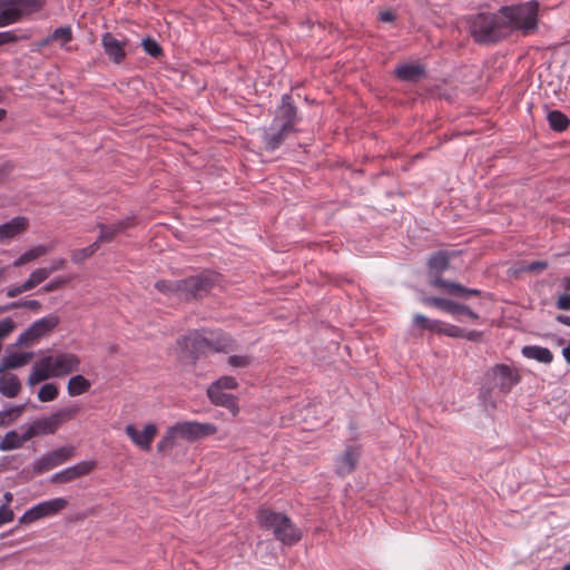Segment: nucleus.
Returning <instances> with one entry per match:
<instances>
[{"label":"nucleus","instance_id":"1","mask_svg":"<svg viewBox=\"0 0 570 570\" xmlns=\"http://www.w3.org/2000/svg\"><path fill=\"white\" fill-rule=\"evenodd\" d=\"M507 27V37L513 32L529 36L537 31L539 26V2L528 1L518 4L503 6L499 9Z\"/></svg>","mask_w":570,"mask_h":570},{"label":"nucleus","instance_id":"2","mask_svg":"<svg viewBox=\"0 0 570 570\" xmlns=\"http://www.w3.org/2000/svg\"><path fill=\"white\" fill-rule=\"evenodd\" d=\"M469 33L479 45H495L507 37V27L499 12H479L466 18Z\"/></svg>","mask_w":570,"mask_h":570},{"label":"nucleus","instance_id":"3","mask_svg":"<svg viewBox=\"0 0 570 570\" xmlns=\"http://www.w3.org/2000/svg\"><path fill=\"white\" fill-rule=\"evenodd\" d=\"M178 344L187 348L194 360H198L206 350H212L217 353H228L236 348L235 340L223 332H212L210 336L207 337L196 331L179 338Z\"/></svg>","mask_w":570,"mask_h":570},{"label":"nucleus","instance_id":"4","mask_svg":"<svg viewBox=\"0 0 570 570\" xmlns=\"http://www.w3.org/2000/svg\"><path fill=\"white\" fill-rule=\"evenodd\" d=\"M453 255L449 253L448 250H439L431 255L428 266L429 272L431 275H433V278L431 279V285L438 288H441L444 293L468 298L470 296H479L481 294V291L475 288H468L463 285L446 281L442 277V273L446 271L450 266V258Z\"/></svg>","mask_w":570,"mask_h":570},{"label":"nucleus","instance_id":"5","mask_svg":"<svg viewBox=\"0 0 570 570\" xmlns=\"http://www.w3.org/2000/svg\"><path fill=\"white\" fill-rule=\"evenodd\" d=\"M257 521L263 529L271 530L274 537L285 546H293L302 539V531L284 513L261 508Z\"/></svg>","mask_w":570,"mask_h":570},{"label":"nucleus","instance_id":"6","mask_svg":"<svg viewBox=\"0 0 570 570\" xmlns=\"http://www.w3.org/2000/svg\"><path fill=\"white\" fill-rule=\"evenodd\" d=\"M521 382V374L514 366L508 364H495L484 374V394L497 393L501 396L508 395L514 386Z\"/></svg>","mask_w":570,"mask_h":570},{"label":"nucleus","instance_id":"7","mask_svg":"<svg viewBox=\"0 0 570 570\" xmlns=\"http://www.w3.org/2000/svg\"><path fill=\"white\" fill-rule=\"evenodd\" d=\"M220 281V274L210 269L183 278V301H197L206 297Z\"/></svg>","mask_w":570,"mask_h":570},{"label":"nucleus","instance_id":"8","mask_svg":"<svg viewBox=\"0 0 570 570\" xmlns=\"http://www.w3.org/2000/svg\"><path fill=\"white\" fill-rule=\"evenodd\" d=\"M45 0H0V28L21 21L24 17L39 12Z\"/></svg>","mask_w":570,"mask_h":570},{"label":"nucleus","instance_id":"9","mask_svg":"<svg viewBox=\"0 0 570 570\" xmlns=\"http://www.w3.org/2000/svg\"><path fill=\"white\" fill-rule=\"evenodd\" d=\"M77 413V406L62 407L49 416L35 420L26 426L31 439L42 434H53L63 423L72 420Z\"/></svg>","mask_w":570,"mask_h":570},{"label":"nucleus","instance_id":"10","mask_svg":"<svg viewBox=\"0 0 570 570\" xmlns=\"http://www.w3.org/2000/svg\"><path fill=\"white\" fill-rule=\"evenodd\" d=\"M68 505V500L65 498H55L47 501L39 502L38 504L28 509L20 518V524H30L40 519L49 518L58 514Z\"/></svg>","mask_w":570,"mask_h":570},{"label":"nucleus","instance_id":"11","mask_svg":"<svg viewBox=\"0 0 570 570\" xmlns=\"http://www.w3.org/2000/svg\"><path fill=\"white\" fill-rule=\"evenodd\" d=\"M73 453V446L69 445L50 451L32 463V470L36 474H42L70 460Z\"/></svg>","mask_w":570,"mask_h":570},{"label":"nucleus","instance_id":"12","mask_svg":"<svg viewBox=\"0 0 570 570\" xmlns=\"http://www.w3.org/2000/svg\"><path fill=\"white\" fill-rule=\"evenodd\" d=\"M177 434L180 439L194 442L217 432L216 425L212 423H200L197 421H184L175 424Z\"/></svg>","mask_w":570,"mask_h":570},{"label":"nucleus","instance_id":"13","mask_svg":"<svg viewBox=\"0 0 570 570\" xmlns=\"http://www.w3.org/2000/svg\"><path fill=\"white\" fill-rule=\"evenodd\" d=\"M59 324V318L55 315L42 317L36 321L27 331L18 337L17 344L29 345L46 335Z\"/></svg>","mask_w":570,"mask_h":570},{"label":"nucleus","instance_id":"14","mask_svg":"<svg viewBox=\"0 0 570 570\" xmlns=\"http://www.w3.org/2000/svg\"><path fill=\"white\" fill-rule=\"evenodd\" d=\"M297 108L293 102L289 94H284L281 99V106L277 108L276 115L272 121L277 126L295 131V126L298 122Z\"/></svg>","mask_w":570,"mask_h":570},{"label":"nucleus","instance_id":"15","mask_svg":"<svg viewBox=\"0 0 570 570\" xmlns=\"http://www.w3.org/2000/svg\"><path fill=\"white\" fill-rule=\"evenodd\" d=\"M50 365L55 377H62L80 370V357L73 353H58L49 355Z\"/></svg>","mask_w":570,"mask_h":570},{"label":"nucleus","instance_id":"16","mask_svg":"<svg viewBox=\"0 0 570 570\" xmlns=\"http://www.w3.org/2000/svg\"><path fill=\"white\" fill-rule=\"evenodd\" d=\"M129 43L128 39L118 40L112 33L105 32L101 36V46L106 56L115 63L120 65L127 57L126 48Z\"/></svg>","mask_w":570,"mask_h":570},{"label":"nucleus","instance_id":"17","mask_svg":"<svg viewBox=\"0 0 570 570\" xmlns=\"http://www.w3.org/2000/svg\"><path fill=\"white\" fill-rule=\"evenodd\" d=\"M157 432L158 429L154 423L146 424L142 431L137 430L134 424H128L125 428L126 435L136 446L144 451L150 450L151 443L157 435Z\"/></svg>","mask_w":570,"mask_h":570},{"label":"nucleus","instance_id":"18","mask_svg":"<svg viewBox=\"0 0 570 570\" xmlns=\"http://www.w3.org/2000/svg\"><path fill=\"white\" fill-rule=\"evenodd\" d=\"M422 303L426 306H433L441 311H444L449 314L456 315V314H465L466 316L471 317L472 320H478L479 315L478 313L473 312L469 306L456 303L451 299L442 298V297H434V296H428L422 299Z\"/></svg>","mask_w":570,"mask_h":570},{"label":"nucleus","instance_id":"19","mask_svg":"<svg viewBox=\"0 0 570 570\" xmlns=\"http://www.w3.org/2000/svg\"><path fill=\"white\" fill-rule=\"evenodd\" d=\"M96 468L94 461H81L77 464L69 466L60 472L55 473L50 481L52 483H68L75 481L83 475L89 474Z\"/></svg>","mask_w":570,"mask_h":570},{"label":"nucleus","instance_id":"20","mask_svg":"<svg viewBox=\"0 0 570 570\" xmlns=\"http://www.w3.org/2000/svg\"><path fill=\"white\" fill-rule=\"evenodd\" d=\"M50 276L46 267L35 269L29 278L21 285L10 286L7 288V296L10 298L33 289L36 286L45 282Z\"/></svg>","mask_w":570,"mask_h":570},{"label":"nucleus","instance_id":"21","mask_svg":"<svg viewBox=\"0 0 570 570\" xmlns=\"http://www.w3.org/2000/svg\"><path fill=\"white\" fill-rule=\"evenodd\" d=\"M207 396L209 401L216 406L226 407L234 416L239 412V406L236 396L224 392L216 386H208Z\"/></svg>","mask_w":570,"mask_h":570},{"label":"nucleus","instance_id":"22","mask_svg":"<svg viewBox=\"0 0 570 570\" xmlns=\"http://www.w3.org/2000/svg\"><path fill=\"white\" fill-rule=\"evenodd\" d=\"M21 430L23 431L22 434H19L18 431L16 430L8 431L0 439V451L8 452L20 449L26 442L31 440L27 426H21Z\"/></svg>","mask_w":570,"mask_h":570},{"label":"nucleus","instance_id":"23","mask_svg":"<svg viewBox=\"0 0 570 570\" xmlns=\"http://www.w3.org/2000/svg\"><path fill=\"white\" fill-rule=\"evenodd\" d=\"M29 220L26 217H13L9 222L0 225V240L8 242L18 235H21L27 230Z\"/></svg>","mask_w":570,"mask_h":570},{"label":"nucleus","instance_id":"24","mask_svg":"<svg viewBox=\"0 0 570 570\" xmlns=\"http://www.w3.org/2000/svg\"><path fill=\"white\" fill-rule=\"evenodd\" d=\"M291 132H293V130L271 124L263 136L265 148L269 151L276 150Z\"/></svg>","mask_w":570,"mask_h":570},{"label":"nucleus","instance_id":"25","mask_svg":"<svg viewBox=\"0 0 570 570\" xmlns=\"http://www.w3.org/2000/svg\"><path fill=\"white\" fill-rule=\"evenodd\" d=\"M360 453L355 448H347L345 452L336 459V473L341 476L351 474L357 464Z\"/></svg>","mask_w":570,"mask_h":570},{"label":"nucleus","instance_id":"26","mask_svg":"<svg viewBox=\"0 0 570 570\" xmlns=\"http://www.w3.org/2000/svg\"><path fill=\"white\" fill-rule=\"evenodd\" d=\"M49 362L50 358H47V356H45L33 364L31 373L28 377V384L30 386H35L36 384L42 381H46L50 377H55Z\"/></svg>","mask_w":570,"mask_h":570},{"label":"nucleus","instance_id":"27","mask_svg":"<svg viewBox=\"0 0 570 570\" xmlns=\"http://www.w3.org/2000/svg\"><path fill=\"white\" fill-rule=\"evenodd\" d=\"M33 358L32 352H13L7 354L0 363V373L6 370L19 368L27 365Z\"/></svg>","mask_w":570,"mask_h":570},{"label":"nucleus","instance_id":"28","mask_svg":"<svg viewBox=\"0 0 570 570\" xmlns=\"http://www.w3.org/2000/svg\"><path fill=\"white\" fill-rule=\"evenodd\" d=\"M21 391V382L16 374L7 373L0 376V393L9 399L16 397Z\"/></svg>","mask_w":570,"mask_h":570},{"label":"nucleus","instance_id":"29","mask_svg":"<svg viewBox=\"0 0 570 570\" xmlns=\"http://www.w3.org/2000/svg\"><path fill=\"white\" fill-rule=\"evenodd\" d=\"M521 353L524 357L535 360L543 364H550L553 361L552 352L549 348L539 345L523 346Z\"/></svg>","mask_w":570,"mask_h":570},{"label":"nucleus","instance_id":"30","mask_svg":"<svg viewBox=\"0 0 570 570\" xmlns=\"http://www.w3.org/2000/svg\"><path fill=\"white\" fill-rule=\"evenodd\" d=\"M155 288L168 297H176L183 301L181 279H161L155 283Z\"/></svg>","mask_w":570,"mask_h":570},{"label":"nucleus","instance_id":"31","mask_svg":"<svg viewBox=\"0 0 570 570\" xmlns=\"http://www.w3.org/2000/svg\"><path fill=\"white\" fill-rule=\"evenodd\" d=\"M91 387V383L83 375L71 376L67 384V391L70 396H78L87 393Z\"/></svg>","mask_w":570,"mask_h":570},{"label":"nucleus","instance_id":"32","mask_svg":"<svg viewBox=\"0 0 570 570\" xmlns=\"http://www.w3.org/2000/svg\"><path fill=\"white\" fill-rule=\"evenodd\" d=\"M395 73L401 80L415 81L424 75V69L419 65L406 63L399 66Z\"/></svg>","mask_w":570,"mask_h":570},{"label":"nucleus","instance_id":"33","mask_svg":"<svg viewBox=\"0 0 570 570\" xmlns=\"http://www.w3.org/2000/svg\"><path fill=\"white\" fill-rule=\"evenodd\" d=\"M51 250V247L48 245H38L36 247L30 248L29 250L24 252L22 255H20L14 262L13 266L19 267L27 263H30L40 256L46 255Z\"/></svg>","mask_w":570,"mask_h":570},{"label":"nucleus","instance_id":"34","mask_svg":"<svg viewBox=\"0 0 570 570\" xmlns=\"http://www.w3.org/2000/svg\"><path fill=\"white\" fill-rule=\"evenodd\" d=\"M548 122H549V126L551 129H553L554 131H564L568 127H569V124H570V120L568 119V117L559 111V110H552L548 114Z\"/></svg>","mask_w":570,"mask_h":570},{"label":"nucleus","instance_id":"35","mask_svg":"<svg viewBox=\"0 0 570 570\" xmlns=\"http://www.w3.org/2000/svg\"><path fill=\"white\" fill-rule=\"evenodd\" d=\"M180 439L177 434L175 425L169 426L165 433V435L161 438V440L157 444L158 452H167L176 445V440Z\"/></svg>","mask_w":570,"mask_h":570},{"label":"nucleus","instance_id":"36","mask_svg":"<svg viewBox=\"0 0 570 570\" xmlns=\"http://www.w3.org/2000/svg\"><path fill=\"white\" fill-rule=\"evenodd\" d=\"M97 228L99 229V236L96 242L99 246L105 243H111L117 235L120 234L112 224L107 225L99 223L97 224Z\"/></svg>","mask_w":570,"mask_h":570},{"label":"nucleus","instance_id":"37","mask_svg":"<svg viewBox=\"0 0 570 570\" xmlns=\"http://www.w3.org/2000/svg\"><path fill=\"white\" fill-rule=\"evenodd\" d=\"M99 247L100 246L98 245V243L94 242L92 244L85 248L75 249L71 253V261L76 264H80L88 259L89 257H91L99 249Z\"/></svg>","mask_w":570,"mask_h":570},{"label":"nucleus","instance_id":"38","mask_svg":"<svg viewBox=\"0 0 570 570\" xmlns=\"http://www.w3.org/2000/svg\"><path fill=\"white\" fill-rule=\"evenodd\" d=\"M24 410V405H17L0 411V426H7L17 420Z\"/></svg>","mask_w":570,"mask_h":570},{"label":"nucleus","instance_id":"39","mask_svg":"<svg viewBox=\"0 0 570 570\" xmlns=\"http://www.w3.org/2000/svg\"><path fill=\"white\" fill-rule=\"evenodd\" d=\"M59 395L58 386L55 383L43 384L38 392V400L40 402H51Z\"/></svg>","mask_w":570,"mask_h":570},{"label":"nucleus","instance_id":"40","mask_svg":"<svg viewBox=\"0 0 570 570\" xmlns=\"http://www.w3.org/2000/svg\"><path fill=\"white\" fill-rule=\"evenodd\" d=\"M16 308H28L37 312L41 308V304L39 301L36 299H20L17 302H12L4 307H0V312Z\"/></svg>","mask_w":570,"mask_h":570},{"label":"nucleus","instance_id":"41","mask_svg":"<svg viewBox=\"0 0 570 570\" xmlns=\"http://www.w3.org/2000/svg\"><path fill=\"white\" fill-rule=\"evenodd\" d=\"M141 46L146 53L154 58H158L163 55V49L159 46V43L151 39V38H145L141 42Z\"/></svg>","mask_w":570,"mask_h":570},{"label":"nucleus","instance_id":"42","mask_svg":"<svg viewBox=\"0 0 570 570\" xmlns=\"http://www.w3.org/2000/svg\"><path fill=\"white\" fill-rule=\"evenodd\" d=\"M51 39H53V41L59 40L62 45L68 43L72 40V30L68 26L59 27L52 32Z\"/></svg>","mask_w":570,"mask_h":570},{"label":"nucleus","instance_id":"43","mask_svg":"<svg viewBox=\"0 0 570 570\" xmlns=\"http://www.w3.org/2000/svg\"><path fill=\"white\" fill-rule=\"evenodd\" d=\"M28 38L29 37L27 35H19L17 30L1 31L0 32V46L7 45V43H13L19 40H24Z\"/></svg>","mask_w":570,"mask_h":570},{"label":"nucleus","instance_id":"44","mask_svg":"<svg viewBox=\"0 0 570 570\" xmlns=\"http://www.w3.org/2000/svg\"><path fill=\"white\" fill-rule=\"evenodd\" d=\"M209 386H216L219 390H235L238 383L235 377L225 375L213 382Z\"/></svg>","mask_w":570,"mask_h":570},{"label":"nucleus","instance_id":"45","mask_svg":"<svg viewBox=\"0 0 570 570\" xmlns=\"http://www.w3.org/2000/svg\"><path fill=\"white\" fill-rule=\"evenodd\" d=\"M253 358L249 355H232L227 358V363L232 367H247L252 364Z\"/></svg>","mask_w":570,"mask_h":570},{"label":"nucleus","instance_id":"46","mask_svg":"<svg viewBox=\"0 0 570 570\" xmlns=\"http://www.w3.org/2000/svg\"><path fill=\"white\" fill-rule=\"evenodd\" d=\"M136 224H137V222H136L135 215L126 216V217L112 223V225L117 228V230L119 233H122L124 230H126L128 228L135 227Z\"/></svg>","mask_w":570,"mask_h":570},{"label":"nucleus","instance_id":"47","mask_svg":"<svg viewBox=\"0 0 570 570\" xmlns=\"http://www.w3.org/2000/svg\"><path fill=\"white\" fill-rule=\"evenodd\" d=\"M443 335L453 338H461L464 335V330L456 325L444 323Z\"/></svg>","mask_w":570,"mask_h":570},{"label":"nucleus","instance_id":"48","mask_svg":"<svg viewBox=\"0 0 570 570\" xmlns=\"http://www.w3.org/2000/svg\"><path fill=\"white\" fill-rule=\"evenodd\" d=\"M14 513L10 507L0 505V525L13 521Z\"/></svg>","mask_w":570,"mask_h":570},{"label":"nucleus","instance_id":"49","mask_svg":"<svg viewBox=\"0 0 570 570\" xmlns=\"http://www.w3.org/2000/svg\"><path fill=\"white\" fill-rule=\"evenodd\" d=\"M548 268V263L544 261H534L532 263H529L524 266H522V272H541Z\"/></svg>","mask_w":570,"mask_h":570},{"label":"nucleus","instance_id":"50","mask_svg":"<svg viewBox=\"0 0 570 570\" xmlns=\"http://www.w3.org/2000/svg\"><path fill=\"white\" fill-rule=\"evenodd\" d=\"M431 322H432V320H430L429 317H426V316H424L422 314H415L414 317H413V324L419 326L422 330H426L428 331Z\"/></svg>","mask_w":570,"mask_h":570},{"label":"nucleus","instance_id":"51","mask_svg":"<svg viewBox=\"0 0 570 570\" xmlns=\"http://www.w3.org/2000/svg\"><path fill=\"white\" fill-rule=\"evenodd\" d=\"M556 306L561 311H570V294H562L558 297Z\"/></svg>","mask_w":570,"mask_h":570},{"label":"nucleus","instance_id":"52","mask_svg":"<svg viewBox=\"0 0 570 570\" xmlns=\"http://www.w3.org/2000/svg\"><path fill=\"white\" fill-rule=\"evenodd\" d=\"M66 265V259L63 258H57V259H53L50 264L49 267H46L47 271L49 272V274L51 275L52 273L59 271V269H62Z\"/></svg>","mask_w":570,"mask_h":570},{"label":"nucleus","instance_id":"53","mask_svg":"<svg viewBox=\"0 0 570 570\" xmlns=\"http://www.w3.org/2000/svg\"><path fill=\"white\" fill-rule=\"evenodd\" d=\"M66 282H67V279H65V278L52 281V282L46 284L42 287V291L43 292H52V291L59 288L60 286H62L63 284H66Z\"/></svg>","mask_w":570,"mask_h":570},{"label":"nucleus","instance_id":"54","mask_svg":"<svg viewBox=\"0 0 570 570\" xmlns=\"http://www.w3.org/2000/svg\"><path fill=\"white\" fill-rule=\"evenodd\" d=\"M444 328V322L439 320H432L428 331L435 333V334H443Z\"/></svg>","mask_w":570,"mask_h":570},{"label":"nucleus","instance_id":"55","mask_svg":"<svg viewBox=\"0 0 570 570\" xmlns=\"http://www.w3.org/2000/svg\"><path fill=\"white\" fill-rule=\"evenodd\" d=\"M481 337V332H478V331H465L464 330V335L462 338H466L468 341H479Z\"/></svg>","mask_w":570,"mask_h":570},{"label":"nucleus","instance_id":"56","mask_svg":"<svg viewBox=\"0 0 570 570\" xmlns=\"http://www.w3.org/2000/svg\"><path fill=\"white\" fill-rule=\"evenodd\" d=\"M557 322H559L560 324H563V325H567V326H570V316L568 315H563V314H560L556 317Z\"/></svg>","mask_w":570,"mask_h":570},{"label":"nucleus","instance_id":"57","mask_svg":"<svg viewBox=\"0 0 570 570\" xmlns=\"http://www.w3.org/2000/svg\"><path fill=\"white\" fill-rule=\"evenodd\" d=\"M560 285L564 291L570 292V276H564L561 278Z\"/></svg>","mask_w":570,"mask_h":570},{"label":"nucleus","instance_id":"58","mask_svg":"<svg viewBox=\"0 0 570 570\" xmlns=\"http://www.w3.org/2000/svg\"><path fill=\"white\" fill-rule=\"evenodd\" d=\"M13 500V495L11 492H6L3 494V503L1 505L10 507V503Z\"/></svg>","mask_w":570,"mask_h":570},{"label":"nucleus","instance_id":"59","mask_svg":"<svg viewBox=\"0 0 570 570\" xmlns=\"http://www.w3.org/2000/svg\"><path fill=\"white\" fill-rule=\"evenodd\" d=\"M562 355L568 364H570V343L562 348Z\"/></svg>","mask_w":570,"mask_h":570},{"label":"nucleus","instance_id":"60","mask_svg":"<svg viewBox=\"0 0 570 570\" xmlns=\"http://www.w3.org/2000/svg\"><path fill=\"white\" fill-rule=\"evenodd\" d=\"M393 19H394V17L391 12H382L381 13V20H383V21H392Z\"/></svg>","mask_w":570,"mask_h":570},{"label":"nucleus","instance_id":"61","mask_svg":"<svg viewBox=\"0 0 570 570\" xmlns=\"http://www.w3.org/2000/svg\"><path fill=\"white\" fill-rule=\"evenodd\" d=\"M53 39H51V36L42 39L40 42H39V48H43V47H47L50 42H52Z\"/></svg>","mask_w":570,"mask_h":570},{"label":"nucleus","instance_id":"62","mask_svg":"<svg viewBox=\"0 0 570 570\" xmlns=\"http://www.w3.org/2000/svg\"><path fill=\"white\" fill-rule=\"evenodd\" d=\"M7 111L0 108V121L6 118Z\"/></svg>","mask_w":570,"mask_h":570},{"label":"nucleus","instance_id":"63","mask_svg":"<svg viewBox=\"0 0 570 570\" xmlns=\"http://www.w3.org/2000/svg\"><path fill=\"white\" fill-rule=\"evenodd\" d=\"M561 570H570V562L569 563H566Z\"/></svg>","mask_w":570,"mask_h":570}]
</instances>
